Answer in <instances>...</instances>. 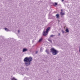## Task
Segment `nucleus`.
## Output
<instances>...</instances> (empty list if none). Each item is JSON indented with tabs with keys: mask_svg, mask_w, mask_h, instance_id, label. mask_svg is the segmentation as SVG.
Masks as SVG:
<instances>
[{
	"mask_svg": "<svg viewBox=\"0 0 80 80\" xmlns=\"http://www.w3.org/2000/svg\"><path fill=\"white\" fill-rule=\"evenodd\" d=\"M60 36V33H58V36Z\"/></svg>",
	"mask_w": 80,
	"mask_h": 80,
	"instance_id": "nucleus-16",
	"label": "nucleus"
},
{
	"mask_svg": "<svg viewBox=\"0 0 80 80\" xmlns=\"http://www.w3.org/2000/svg\"><path fill=\"white\" fill-rule=\"evenodd\" d=\"M62 2H63L64 1V0H62Z\"/></svg>",
	"mask_w": 80,
	"mask_h": 80,
	"instance_id": "nucleus-20",
	"label": "nucleus"
},
{
	"mask_svg": "<svg viewBox=\"0 0 80 80\" xmlns=\"http://www.w3.org/2000/svg\"><path fill=\"white\" fill-rule=\"evenodd\" d=\"M54 37H55V35H51L50 36V38H54Z\"/></svg>",
	"mask_w": 80,
	"mask_h": 80,
	"instance_id": "nucleus-9",
	"label": "nucleus"
},
{
	"mask_svg": "<svg viewBox=\"0 0 80 80\" xmlns=\"http://www.w3.org/2000/svg\"><path fill=\"white\" fill-rule=\"evenodd\" d=\"M50 52L52 53V55H57V53L59 52V51L56 50L54 48H52L50 49Z\"/></svg>",
	"mask_w": 80,
	"mask_h": 80,
	"instance_id": "nucleus-2",
	"label": "nucleus"
},
{
	"mask_svg": "<svg viewBox=\"0 0 80 80\" xmlns=\"http://www.w3.org/2000/svg\"><path fill=\"white\" fill-rule=\"evenodd\" d=\"M46 52L47 54H49V50L48 49H47L45 51Z\"/></svg>",
	"mask_w": 80,
	"mask_h": 80,
	"instance_id": "nucleus-6",
	"label": "nucleus"
},
{
	"mask_svg": "<svg viewBox=\"0 0 80 80\" xmlns=\"http://www.w3.org/2000/svg\"><path fill=\"white\" fill-rule=\"evenodd\" d=\"M37 53H38V51H36V53L37 54Z\"/></svg>",
	"mask_w": 80,
	"mask_h": 80,
	"instance_id": "nucleus-19",
	"label": "nucleus"
},
{
	"mask_svg": "<svg viewBox=\"0 0 80 80\" xmlns=\"http://www.w3.org/2000/svg\"><path fill=\"white\" fill-rule=\"evenodd\" d=\"M61 12H63V10L62 9H61Z\"/></svg>",
	"mask_w": 80,
	"mask_h": 80,
	"instance_id": "nucleus-17",
	"label": "nucleus"
},
{
	"mask_svg": "<svg viewBox=\"0 0 80 80\" xmlns=\"http://www.w3.org/2000/svg\"><path fill=\"white\" fill-rule=\"evenodd\" d=\"M32 58L31 57H26L23 60L24 62H25L24 64L26 66H30L31 64V62L32 61Z\"/></svg>",
	"mask_w": 80,
	"mask_h": 80,
	"instance_id": "nucleus-1",
	"label": "nucleus"
},
{
	"mask_svg": "<svg viewBox=\"0 0 80 80\" xmlns=\"http://www.w3.org/2000/svg\"><path fill=\"white\" fill-rule=\"evenodd\" d=\"M61 15H65V13H63L62 12H60V13Z\"/></svg>",
	"mask_w": 80,
	"mask_h": 80,
	"instance_id": "nucleus-10",
	"label": "nucleus"
},
{
	"mask_svg": "<svg viewBox=\"0 0 80 80\" xmlns=\"http://www.w3.org/2000/svg\"><path fill=\"white\" fill-rule=\"evenodd\" d=\"M62 33H65V32H64V31L63 30H62Z\"/></svg>",
	"mask_w": 80,
	"mask_h": 80,
	"instance_id": "nucleus-15",
	"label": "nucleus"
},
{
	"mask_svg": "<svg viewBox=\"0 0 80 80\" xmlns=\"http://www.w3.org/2000/svg\"><path fill=\"white\" fill-rule=\"evenodd\" d=\"M56 17L57 18H59V14H57L56 15Z\"/></svg>",
	"mask_w": 80,
	"mask_h": 80,
	"instance_id": "nucleus-8",
	"label": "nucleus"
},
{
	"mask_svg": "<svg viewBox=\"0 0 80 80\" xmlns=\"http://www.w3.org/2000/svg\"><path fill=\"white\" fill-rule=\"evenodd\" d=\"M18 33H20V30L18 31Z\"/></svg>",
	"mask_w": 80,
	"mask_h": 80,
	"instance_id": "nucleus-18",
	"label": "nucleus"
},
{
	"mask_svg": "<svg viewBox=\"0 0 80 80\" xmlns=\"http://www.w3.org/2000/svg\"><path fill=\"white\" fill-rule=\"evenodd\" d=\"M42 40H43V38H41L39 39L38 42H42Z\"/></svg>",
	"mask_w": 80,
	"mask_h": 80,
	"instance_id": "nucleus-7",
	"label": "nucleus"
},
{
	"mask_svg": "<svg viewBox=\"0 0 80 80\" xmlns=\"http://www.w3.org/2000/svg\"><path fill=\"white\" fill-rule=\"evenodd\" d=\"M50 38H49L48 39V41L49 42H51V43H52V40H51V39H50Z\"/></svg>",
	"mask_w": 80,
	"mask_h": 80,
	"instance_id": "nucleus-12",
	"label": "nucleus"
},
{
	"mask_svg": "<svg viewBox=\"0 0 80 80\" xmlns=\"http://www.w3.org/2000/svg\"><path fill=\"white\" fill-rule=\"evenodd\" d=\"M40 52H43V48H42L40 49Z\"/></svg>",
	"mask_w": 80,
	"mask_h": 80,
	"instance_id": "nucleus-14",
	"label": "nucleus"
},
{
	"mask_svg": "<svg viewBox=\"0 0 80 80\" xmlns=\"http://www.w3.org/2000/svg\"><path fill=\"white\" fill-rule=\"evenodd\" d=\"M66 32H67V33L69 32V30H68V29L66 28Z\"/></svg>",
	"mask_w": 80,
	"mask_h": 80,
	"instance_id": "nucleus-11",
	"label": "nucleus"
},
{
	"mask_svg": "<svg viewBox=\"0 0 80 80\" xmlns=\"http://www.w3.org/2000/svg\"><path fill=\"white\" fill-rule=\"evenodd\" d=\"M28 50L26 48H23L22 49V52H27Z\"/></svg>",
	"mask_w": 80,
	"mask_h": 80,
	"instance_id": "nucleus-4",
	"label": "nucleus"
},
{
	"mask_svg": "<svg viewBox=\"0 0 80 80\" xmlns=\"http://www.w3.org/2000/svg\"><path fill=\"white\" fill-rule=\"evenodd\" d=\"M50 29V27H48L47 28L46 31H45V30H43L42 33L43 36H45L47 35L48 32V31H49Z\"/></svg>",
	"mask_w": 80,
	"mask_h": 80,
	"instance_id": "nucleus-3",
	"label": "nucleus"
},
{
	"mask_svg": "<svg viewBox=\"0 0 80 80\" xmlns=\"http://www.w3.org/2000/svg\"><path fill=\"white\" fill-rule=\"evenodd\" d=\"M5 30L7 32H10V30L8 29L7 28H4Z\"/></svg>",
	"mask_w": 80,
	"mask_h": 80,
	"instance_id": "nucleus-5",
	"label": "nucleus"
},
{
	"mask_svg": "<svg viewBox=\"0 0 80 80\" xmlns=\"http://www.w3.org/2000/svg\"><path fill=\"white\" fill-rule=\"evenodd\" d=\"M54 3L55 4H53L54 6H56V5H57V3L55 2Z\"/></svg>",
	"mask_w": 80,
	"mask_h": 80,
	"instance_id": "nucleus-13",
	"label": "nucleus"
}]
</instances>
